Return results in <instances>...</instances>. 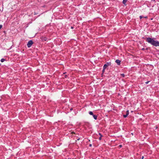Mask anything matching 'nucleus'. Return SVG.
<instances>
[{"label":"nucleus","instance_id":"nucleus-1","mask_svg":"<svg viewBox=\"0 0 159 159\" xmlns=\"http://www.w3.org/2000/svg\"><path fill=\"white\" fill-rule=\"evenodd\" d=\"M146 41L148 43L151 44L153 46L155 47L159 46V41L157 40H155L154 38L149 37L147 38Z\"/></svg>","mask_w":159,"mask_h":159},{"label":"nucleus","instance_id":"nucleus-2","mask_svg":"<svg viewBox=\"0 0 159 159\" xmlns=\"http://www.w3.org/2000/svg\"><path fill=\"white\" fill-rule=\"evenodd\" d=\"M33 42L32 40H30L28 42L27 44V47L28 48H30L33 44Z\"/></svg>","mask_w":159,"mask_h":159},{"label":"nucleus","instance_id":"nucleus-3","mask_svg":"<svg viewBox=\"0 0 159 159\" xmlns=\"http://www.w3.org/2000/svg\"><path fill=\"white\" fill-rule=\"evenodd\" d=\"M110 65V64L107 62L104 65L103 68L106 69L107 67L108 66Z\"/></svg>","mask_w":159,"mask_h":159},{"label":"nucleus","instance_id":"nucleus-4","mask_svg":"<svg viewBox=\"0 0 159 159\" xmlns=\"http://www.w3.org/2000/svg\"><path fill=\"white\" fill-rule=\"evenodd\" d=\"M116 62L117 64L118 65H120V61L118 59L116 60Z\"/></svg>","mask_w":159,"mask_h":159},{"label":"nucleus","instance_id":"nucleus-5","mask_svg":"<svg viewBox=\"0 0 159 159\" xmlns=\"http://www.w3.org/2000/svg\"><path fill=\"white\" fill-rule=\"evenodd\" d=\"M93 117L94 119L95 120H97V117L98 116H97V115H94L93 116Z\"/></svg>","mask_w":159,"mask_h":159},{"label":"nucleus","instance_id":"nucleus-6","mask_svg":"<svg viewBox=\"0 0 159 159\" xmlns=\"http://www.w3.org/2000/svg\"><path fill=\"white\" fill-rule=\"evenodd\" d=\"M89 114L91 115H92L93 116V115H94L93 114V112L91 111H90L89 112Z\"/></svg>","mask_w":159,"mask_h":159},{"label":"nucleus","instance_id":"nucleus-7","mask_svg":"<svg viewBox=\"0 0 159 159\" xmlns=\"http://www.w3.org/2000/svg\"><path fill=\"white\" fill-rule=\"evenodd\" d=\"M89 114L91 115H92L93 116V115H94L93 114V112L91 111H90L89 112Z\"/></svg>","mask_w":159,"mask_h":159},{"label":"nucleus","instance_id":"nucleus-8","mask_svg":"<svg viewBox=\"0 0 159 159\" xmlns=\"http://www.w3.org/2000/svg\"><path fill=\"white\" fill-rule=\"evenodd\" d=\"M89 114L91 115H92L93 116V115H94L93 114V112L91 111H90L89 112Z\"/></svg>","mask_w":159,"mask_h":159},{"label":"nucleus","instance_id":"nucleus-9","mask_svg":"<svg viewBox=\"0 0 159 159\" xmlns=\"http://www.w3.org/2000/svg\"><path fill=\"white\" fill-rule=\"evenodd\" d=\"M127 0H123V3L124 4H125L126 2H127Z\"/></svg>","mask_w":159,"mask_h":159},{"label":"nucleus","instance_id":"nucleus-10","mask_svg":"<svg viewBox=\"0 0 159 159\" xmlns=\"http://www.w3.org/2000/svg\"><path fill=\"white\" fill-rule=\"evenodd\" d=\"M139 18H140V19H141L142 18H147V16H145V17H143V16H139Z\"/></svg>","mask_w":159,"mask_h":159},{"label":"nucleus","instance_id":"nucleus-11","mask_svg":"<svg viewBox=\"0 0 159 159\" xmlns=\"http://www.w3.org/2000/svg\"><path fill=\"white\" fill-rule=\"evenodd\" d=\"M5 61V59L3 58L1 59V61L2 62H3Z\"/></svg>","mask_w":159,"mask_h":159},{"label":"nucleus","instance_id":"nucleus-12","mask_svg":"<svg viewBox=\"0 0 159 159\" xmlns=\"http://www.w3.org/2000/svg\"><path fill=\"white\" fill-rule=\"evenodd\" d=\"M128 115H127V114H126V115H123V116L124 117V118H126L127 117V116H128Z\"/></svg>","mask_w":159,"mask_h":159},{"label":"nucleus","instance_id":"nucleus-13","mask_svg":"<svg viewBox=\"0 0 159 159\" xmlns=\"http://www.w3.org/2000/svg\"><path fill=\"white\" fill-rule=\"evenodd\" d=\"M120 75L123 77H125V75L123 74H120Z\"/></svg>","mask_w":159,"mask_h":159},{"label":"nucleus","instance_id":"nucleus-14","mask_svg":"<svg viewBox=\"0 0 159 159\" xmlns=\"http://www.w3.org/2000/svg\"><path fill=\"white\" fill-rule=\"evenodd\" d=\"M129 114V111L128 110L127 111H126V114L127 115H128Z\"/></svg>","mask_w":159,"mask_h":159},{"label":"nucleus","instance_id":"nucleus-15","mask_svg":"<svg viewBox=\"0 0 159 159\" xmlns=\"http://www.w3.org/2000/svg\"><path fill=\"white\" fill-rule=\"evenodd\" d=\"M105 69H104V68H103V69L102 71L103 73L105 71Z\"/></svg>","mask_w":159,"mask_h":159},{"label":"nucleus","instance_id":"nucleus-16","mask_svg":"<svg viewBox=\"0 0 159 159\" xmlns=\"http://www.w3.org/2000/svg\"><path fill=\"white\" fill-rule=\"evenodd\" d=\"M102 135H101V136H100V137L99 138V140H101V138H102Z\"/></svg>","mask_w":159,"mask_h":159},{"label":"nucleus","instance_id":"nucleus-17","mask_svg":"<svg viewBox=\"0 0 159 159\" xmlns=\"http://www.w3.org/2000/svg\"><path fill=\"white\" fill-rule=\"evenodd\" d=\"M2 25H0V29L2 28Z\"/></svg>","mask_w":159,"mask_h":159},{"label":"nucleus","instance_id":"nucleus-18","mask_svg":"<svg viewBox=\"0 0 159 159\" xmlns=\"http://www.w3.org/2000/svg\"><path fill=\"white\" fill-rule=\"evenodd\" d=\"M149 81H147L145 82L146 84H148L149 83Z\"/></svg>","mask_w":159,"mask_h":159},{"label":"nucleus","instance_id":"nucleus-19","mask_svg":"<svg viewBox=\"0 0 159 159\" xmlns=\"http://www.w3.org/2000/svg\"><path fill=\"white\" fill-rule=\"evenodd\" d=\"M119 147L120 148H121L122 147V145H120L119 146Z\"/></svg>","mask_w":159,"mask_h":159},{"label":"nucleus","instance_id":"nucleus-20","mask_svg":"<svg viewBox=\"0 0 159 159\" xmlns=\"http://www.w3.org/2000/svg\"><path fill=\"white\" fill-rule=\"evenodd\" d=\"M143 158H144V157H143V156L142 157V159H143Z\"/></svg>","mask_w":159,"mask_h":159},{"label":"nucleus","instance_id":"nucleus-21","mask_svg":"<svg viewBox=\"0 0 159 159\" xmlns=\"http://www.w3.org/2000/svg\"><path fill=\"white\" fill-rule=\"evenodd\" d=\"M99 135H100V136H101V135H102L100 133H99Z\"/></svg>","mask_w":159,"mask_h":159},{"label":"nucleus","instance_id":"nucleus-22","mask_svg":"<svg viewBox=\"0 0 159 159\" xmlns=\"http://www.w3.org/2000/svg\"><path fill=\"white\" fill-rule=\"evenodd\" d=\"M92 146V145L91 144H89V146L91 147Z\"/></svg>","mask_w":159,"mask_h":159},{"label":"nucleus","instance_id":"nucleus-23","mask_svg":"<svg viewBox=\"0 0 159 159\" xmlns=\"http://www.w3.org/2000/svg\"><path fill=\"white\" fill-rule=\"evenodd\" d=\"M80 140V138H79L78 139H77L78 140Z\"/></svg>","mask_w":159,"mask_h":159},{"label":"nucleus","instance_id":"nucleus-24","mask_svg":"<svg viewBox=\"0 0 159 159\" xmlns=\"http://www.w3.org/2000/svg\"><path fill=\"white\" fill-rule=\"evenodd\" d=\"M71 29H73V27H71Z\"/></svg>","mask_w":159,"mask_h":159},{"label":"nucleus","instance_id":"nucleus-25","mask_svg":"<svg viewBox=\"0 0 159 159\" xmlns=\"http://www.w3.org/2000/svg\"><path fill=\"white\" fill-rule=\"evenodd\" d=\"M66 75H65V77H66Z\"/></svg>","mask_w":159,"mask_h":159}]
</instances>
